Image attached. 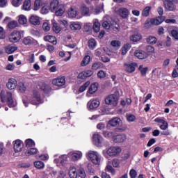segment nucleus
Instances as JSON below:
<instances>
[{"label": "nucleus", "instance_id": "48", "mask_svg": "<svg viewBox=\"0 0 178 178\" xmlns=\"http://www.w3.org/2000/svg\"><path fill=\"white\" fill-rule=\"evenodd\" d=\"M138 70L140 71L143 76H145L147 74V72H148V67H144V66L141 65L139 66Z\"/></svg>", "mask_w": 178, "mask_h": 178}, {"label": "nucleus", "instance_id": "45", "mask_svg": "<svg viewBox=\"0 0 178 178\" xmlns=\"http://www.w3.org/2000/svg\"><path fill=\"white\" fill-rule=\"evenodd\" d=\"M42 6V1H41V0L35 1L33 10H38Z\"/></svg>", "mask_w": 178, "mask_h": 178}, {"label": "nucleus", "instance_id": "64", "mask_svg": "<svg viewBox=\"0 0 178 178\" xmlns=\"http://www.w3.org/2000/svg\"><path fill=\"white\" fill-rule=\"evenodd\" d=\"M171 35L175 40H178V31L177 30H175V29L171 31Z\"/></svg>", "mask_w": 178, "mask_h": 178}, {"label": "nucleus", "instance_id": "33", "mask_svg": "<svg viewBox=\"0 0 178 178\" xmlns=\"http://www.w3.org/2000/svg\"><path fill=\"white\" fill-rule=\"evenodd\" d=\"M104 137H105L106 138H115V132L114 131H104L102 133Z\"/></svg>", "mask_w": 178, "mask_h": 178}, {"label": "nucleus", "instance_id": "62", "mask_svg": "<svg viewBox=\"0 0 178 178\" xmlns=\"http://www.w3.org/2000/svg\"><path fill=\"white\" fill-rule=\"evenodd\" d=\"M127 120H128V122H134L136 120V116L133 114H129L127 115Z\"/></svg>", "mask_w": 178, "mask_h": 178}, {"label": "nucleus", "instance_id": "21", "mask_svg": "<svg viewBox=\"0 0 178 178\" xmlns=\"http://www.w3.org/2000/svg\"><path fill=\"white\" fill-rule=\"evenodd\" d=\"M70 29L73 31H77V30H81V23L79 22H72L70 25Z\"/></svg>", "mask_w": 178, "mask_h": 178}, {"label": "nucleus", "instance_id": "4", "mask_svg": "<svg viewBox=\"0 0 178 178\" xmlns=\"http://www.w3.org/2000/svg\"><path fill=\"white\" fill-rule=\"evenodd\" d=\"M22 34H23V31H14L12 32L9 35L10 42H19L22 40Z\"/></svg>", "mask_w": 178, "mask_h": 178}, {"label": "nucleus", "instance_id": "55", "mask_svg": "<svg viewBox=\"0 0 178 178\" xmlns=\"http://www.w3.org/2000/svg\"><path fill=\"white\" fill-rule=\"evenodd\" d=\"M97 129L98 130H101L102 131H104V130L106 129V124L104 122H99L97 125Z\"/></svg>", "mask_w": 178, "mask_h": 178}, {"label": "nucleus", "instance_id": "43", "mask_svg": "<svg viewBox=\"0 0 178 178\" xmlns=\"http://www.w3.org/2000/svg\"><path fill=\"white\" fill-rule=\"evenodd\" d=\"M90 81H86L83 85H82L79 89V92H84V91H86V90H87L88 86H90Z\"/></svg>", "mask_w": 178, "mask_h": 178}, {"label": "nucleus", "instance_id": "36", "mask_svg": "<svg viewBox=\"0 0 178 178\" xmlns=\"http://www.w3.org/2000/svg\"><path fill=\"white\" fill-rule=\"evenodd\" d=\"M24 10H30L31 9V0H25L23 4Z\"/></svg>", "mask_w": 178, "mask_h": 178}, {"label": "nucleus", "instance_id": "27", "mask_svg": "<svg viewBox=\"0 0 178 178\" xmlns=\"http://www.w3.org/2000/svg\"><path fill=\"white\" fill-rule=\"evenodd\" d=\"M151 24H154L155 26H159L161 23H163V17H159L156 19H150Z\"/></svg>", "mask_w": 178, "mask_h": 178}, {"label": "nucleus", "instance_id": "51", "mask_svg": "<svg viewBox=\"0 0 178 178\" xmlns=\"http://www.w3.org/2000/svg\"><path fill=\"white\" fill-rule=\"evenodd\" d=\"M120 104L122 106H126V105H131V99L127 98L126 101L122 99L121 100Z\"/></svg>", "mask_w": 178, "mask_h": 178}, {"label": "nucleus", "instance_id": "24", "mask_svg": "<svg viewBox=\"0 0 178 178\" xmlns=\"http://www.w3.org/2000/svg\"><path fill=\"white\" fill-rule=\"evenodd\" d=\"M127 140V136L125 134L117 135L114 137V143H124Z\"/></svg>", "mask_w": 178, "mask_h": 178}, {"label": "nucleus", "instance_id": "31", "mask_svg": "<svg viewBox=\"0 0 178 178\" xmlns=\"http://www.w3.org/2000/svg\"><path fill=\"white\" fill-rule=\"evenodd\" d=\"M88 44L90 49H95V47H97V40L94 38L89 39Z\"/></svg>", "mask_w": 178, "mask_h": 178}, {"label": "nucleus", "instance_id": "29", "mask_svg": "<svg viewBox=\"0 0 178 178\" xmlns=\"http://www.w3.org/2000/svg\"><path fill=\"white\" fill-rule=\"evenodd\" d=\"M67 161V156L66 154L62 155L59 157L58 159H54V162L56 163H62L65 165V163Z\"/></svg>", "mask_w": 178, "mask_h": 178}, {"label": "nucleus", "instance_id": "39", "mask_svg": "<svg viewBox=\"0 0 178 178\" xmlns=\"http://www.w3.org/2000/svg\"><path fill=\"white\" fill-rule=\"evenodd\" d=\"M104 65L101 62H96L92 65V70H97V69H102Z\"/></svg>", "mask_w": 178, "mask_h": 178}, {"label": "nucleus", "instance_id": "52", "mask_svg": "<svg viewBox=\"0 0 178 178\" xmlns=\"http://www.w3.org/2000/svg\"><path fill=\"white\" fill-rule=\"evenodd\" d=\"M111 45H112V47H114L115 48L119 49L120 48V45H122V43L119 40H113L111 42Z\"/></svg>", "mask_w": 178, "mask_h": 178}, {"label": "nucleus", "instance_id": "26", "mask_svg": "<svg viewBox=\"0 0 178 178\" xmlns=\"http://www.w3.org/2000/svg\"><path fill=\"white\" fill-rule=\"evenodd\" d=\"M124 66L127 73H133L134 72L136 71V67H134V64L124 63Z\"/></svg>", "mask_w": 178, "mask_h": 178}, {"label": "nucleus", "instance_id": "54", "mask_svg": "<svg viewBox=\"0 0 178 178\" xmlns=\"http://www.w3.org/2000/svg\"><path fill=\"white\" fill-rule=\"evenodd\" d=\"M34 145H35V143H34V141L33 140L27 139L26 140V147H27V148L34 147Z\"/></svg>", "mask_w": 178, "mask_h": 178}, {"label": "nucleus", "instance_id": "60", "mask_svg": "<svg viewBox=\"0 0 178 178\" xmlns=\"http://www.w3.org/2000/svg\"><path fill=\"white\" fill-rule=\"evenodd\" d=\"M169 128V124H168V122L164 121L161 125H160L161 130H168Z\"/></svg>", "mask_w": 178, "mask_h": 178}, {"label": "nucleus", "instance_id": "6", "mask_svg": "<svg viewBox=\"0 0 178 178\" xmlns=\"http://www.w3.org/2000/svg\"><path fill=\"white\" fill-rule=\"evenodd\" d=\"M42 102H44V101L41 99V95H40V92L34 91L31 100V104H32V105H40V104H42Z\"/></svg>", "mask_w": 178, "mask_h": 178}, {"label": "nucleus", "instance_id": "56", "mask_svg": "<svg viewBox=\"0 0 178 178\" xmlns=\"http://www.w3.org/2000/svg\"><path fill=\"white\" fill-rule=\"evenodd\" d=\"M23 0H13L12 5L15 6V8H19L22 5V2Z\"/></svg>", "mask_w": 178, "mask_h": 178}, {"label": "nucleus", "instance_id": "15", "mask_svg": "<svg viewBox=\"0 0 178 178\" xmlns=\"http://www.w3.org/2000/svg\"><path fill=\"white\" fill-rule=\"evenodd\" d=\"M134 55L138 59H147V58H148V54L141 49L136 50Z\"/></svg>", "mask_w": 178, "mask_h": 178}, {"label": "nucleus", "instance_id": "5", "mask_svg": "<svg viewBox=\"0 0 178 178\" xmlns=\"http://www.w3.org/2000/svg\"><path fill=\"white\" fill-rule=\"evenodd\" d=\"M120 152H122V148L119 146H113L106 150V154L109 156H118L120 155Z\"/></svg>", "mask_w": 178, "mask_h": 178}, {"label": "nucleus", "instance_id": "38", "mask_svg": "<svg viewBox=\"0 0 178 178\" xmlns=\"http://www.w3.org/2000/svg\"><path fill=\"white\" fill-rule=\"evenodd\" d=\"M33 165L36 169H44L45 168L44 162L40 161H35Z\"/></svg>", "mask_w": 178, "mask_h": 178}, {"label": "nucleus", "instance_id": "2", "mask_svg": "<svg viewBox=\"0 0 178 178\" xmlns=\"http://www.w3.org/2000/svg\"><path fill=\"white\" fill-rule=\"evenodd\" d=\"M118 102L119 94L118 92L109 95L105 98V104L106 105H112V106H117Z\"/></svg>", "mask_w": 178, "mask_h": 178}, {"label": "nucleus", "instance_id": "30", "mask_svg": "<svg viewBox=\"0 0 178 178\" xmlns=\"http://www.w3.org/2000/svg\"><path fill=\"white\" fill-rule=\"evenodd\" d=\"M93 30L95 33H99V30H101V24L98 19H95L94 22Z\"/></svg>", "mask_w": 178, "mask_h": 178}, {"label": "nucleus", "instance_id": "22", "mask_svg": "<svg viewBox=\"0 0 178 178\" xmlns=\"http://www.w3.org/2000/svg\"><path fill=\"white\" fill-rule=\"evenodd\" d=\"M99 86V84H98V83H92L88 88V92L89 94H95V92L98 91Z\"/></svg>", "mask_w": 178, "mask_h": 178}, {"label": "nucleus", "instance_id": "1", "mask_svg": "<svg viewBox=\"0 0 178 178\" xmlns=\"http://www.w3.org/2000/svg\"><path fill=\"white\" fill-rule=\"evenodd\" d=\"M0 97L1 102H7L10 108H15V106H16V104H15L13 102V98L12 97V92H6L5 91L2 90L0 93Z\"/></svg>", "mask_w": 178, "mask_h": 178}, {"label": "nucleus", "instance_id": "13", "mask_svg": "<svg viewBox=\"0 0 178 178\" xmlns=\"http://www.w3.org/2000/svg\"><path fill=\"white\" fill-rule=\"evenodd\" d=\"M15 152H20L23 149V142L20 140H16L13 142Z\"/></svg>", "mask_w": 178, "mask_h": 178}, {"label": "nucleus", "instance_id": "3", "mask_svg": "<svg viewBox=\"0 0 178 178\" xmlns=\"http://www.w3.org/2000/svg\"><path fill=\"white\" fill-rule=\"evenodd\" d=\"M88 158L95 165H99L101 162V157L98 152L95 151H90L88 153Z\"/></svg>", "mask_w": 178, "mask_h": 178}, {"label": "nucleus", "instance_id": "46", "mask_svg": "<svg viewBox=\"0 0 178 178\" xmlns=\"http://www.w3.org/2000/svg\"><path fill=\"white\" fill-rule=\"evenodd\" d=\"M110 30H113V31H119L120 30V26L116 22H113L111 24Z\"/></svg>", "mask_w": 178, "mask_h": 178}, {"label": "nucleus", "instance_id": "41", "mask_svg": "<svg viewBox=\"0 0 178 178\" xmlns=\"http://www.w3.org/2000/svg\"><path fill=\"white\" fill-rule=\"evenodd\" d=\"M146 41L147 42V44H156V42L158 41V40L155 38V36H149L148 38H147Z\"/></svg>", "mask_w": 178, "mask_h": 178}, {"label": "nucleus", "instance_id": "18", "mask_svg": "<svg viewBox=\"0 0 178 178\" xmlns=\"http://www.w3.org/2000/svg\"><path fill=\"white\" fill-rule=\"evenodd\" d=\"M121 122L122 120L116 117L110 120L108 122V124H109V126H111V127H118Z\"/></svg>", "mask_w": 178, "mask_h": 178}, {"label": "nucleus", "instance_id": "32", "mask_svg": "<svg viewBox=\"0 0 178 178\" xmlns=\"http://www.w3.org/2000/svg\"><path fill=\"white\" fill-rule=\"evenodd\" d=\"M69 175L70 178H77L78 173L77 170H76V168L71 167L69 172Z\"/></svg>", "mask_w": 178, "mask_h": 178}, {"label": "nucleus", "instance_id": "12", "mask_svg": "<svg viewBox=\"0 0 178 178\" xmlns=\"http://www.w3.org/2000/svg\"><path fill=\"white\" fill-rule=\"evenodd\" d=\"M8 90H15L17 87V81L14 78H10L6 83Z\"/></svg>", "mask_w": 178, "mask_h": 178}, {"label": "nucleus", "instance_id": "28", "mask_svg": "<svg viewBox=\"0 0 178 178\" xmlns=\"http://www.w3.org/2000/svg\"><path fill=\"white\" fill-rule=\"evenodd\" d=\"M5 51L6 52V54H8V55H9L10 54H13V52H15V51H17V47L10 44L5 47Z\"/></svg>", "mask_w": 178, "mask_h": 178}, {"label": "nucleus", "instance_id": "9", "mask_svg": "<svg viewBox=\"0 0 178 178\" xmlns=\"http://www.w3.org/2000/svg\"><path fill=\"white\" fill-rule=\"evenodd\" d=\"M100 104L101 102H99L98 99H91L87 104L88 109H89V111L97 109Z\"/></svg>", "mask_w": 178, "mask_h": 178}, {"label": "nucleus", "instance_id": "40", "mask_svg": "<svg viewBox=\"0 0 178 178\" xmlns=\"http://www.w3.org/2000/svg\"><path fill=\"white\" fill-rule=\"evenodd\" d=\"M131 48V46L130 44L127 43L124 45V47L122 48V55H126L129 50Z\"/></svg>", "mask_w": 178, "mask_h": 178}, {"label": "nucleus", "instance_id": "20", "mask_svg": "<svg viewBox=\"0 0 178 178\" xmlns=\"http://www.w3.org/2000/svg\"><path fill=\"white\" fill-rule=\"evenodd\" d=\"M80 12L82 16H90L91 13H90V8L86 6V4H83L80 8Z\"/></svg>", "mask_w": 178, "mask_h": 178}, {"label": "nucleus", "instance_id": "16", "mask_svg": "<svg viewBox=\"0 0 178 178\" xmlns=\"http://www.w3.org/2000/svg\"><path fill=\"white\" fill-rule=\"evenodd\" d=\"M69 155H71V159L74 162H76V161H79V159H81V157L83 156V153L80 151H76L72 153H70Z\"/></svg>", "mask_w": 178, "mask_h": 178}, {"label": "nucleus", "instance_id": "34", "mask_svg": "<svg viewBox=\"0 0 178 178\" xmlns=\"http://www.w3.org/2000/svg\"><path fill=\"white\" fill-rule=\"evenodd\" d=\"M141 38H142V36H141V34L140 33H135L130 37V40L133 42H137L138 41H140Z\"/></svg>", "mask_w": 178, "mask_h": 178}, {"label": "nucleus", "instance_id": "10", "mask_svg": "<svg viewBox=\"0 0 178 178\" xmlns=\"http://www.w3.org/2000/svg\"><path fill=\"white\" fill-rule=\"evenodd\" d=\"M52 84L57 87H63L66 84V79L65 76H58L52 81Z\"/></svg>", "mask_w": 178, "mask_h": 178}, {"label": "nucleus", "instance_id": "37", "mask_svg": "<svg viewBox=\"0 0 178 178\" xmlns=\"http://www.w3.org/2000/svg\"><path fill=\"white\" fill-rule=\"evenodd\" d=\"M54 12L56 13V16H62V15L65 13V8L63 6H60Z\"/></svg>", "mask_w": 178, "mask_h": 178}, {"label": "nucleus", "instance_id": "23", "mask_svg": "<svg viewBox=\"0 0 178 178\" xmlns=\"http://www.w3.org/2000/svg\"><path fill=\"white\" fill-rule=\"evenodd\" d=\"M44 40L47 41V42H51V44H53V45H56L58 42L56 41V38L55 36L47 35L44 37Z\"/></svg>", "mask_w": 178, "mask_h": 178}, {"label": "nucleus", "instance_id": "47", "mask_svg": "<svg viewBox=\"0 0 178 178\" xmlns=\"http://www.w3.org/2000/svg\"><path fill=\"white\" fill-rule=\"evenodd\" d=\"M151 11V7L147 6L146 8H144L142 13V15L144 17H147V16H149V12Z\"/></svg>", "mask_w": 178, "mask_h": 178}, {"label": "nucleus", "instance_id": "25", "mask_svg": "<svg viewBox=\"0 0 178 178\" xmlns=\"http://www.w3.org/2000/svg\"><path fill=\"white\" fill-rule=\"evenodd\" d=\"M62 5H59V1L58 0H53L50 3V9L51 12H55L58 10L59 6H61Z\"/></svg>", "mask_w": 178, "mask_h": 178}, {"label": "nucleus", "instance_id": "44", "mask_svg": "<svg viewBox=\"0 0 178 178\" xmlns=\"http://www.w3.org/2000/svg\"><path fill=\"white\" fill-rule=\"evenodd\" d=\"M41 90L44 91V92H49L51 90V86L47 84V83H42L40 86Z\"/></svg>", "mask_w": 178, "mask_h": 178}, {"label": "nucleus", "instance_id": "50", "mask_svg": "<svg viewBox=\"0 0 178 178\" xmlns=\"http://www.w3.org/2000/svg\"><path fill=\"white\" fill-rule=\"evenodd\" d=\"M53 31L56 32V34L58 33H60L62 31V28H60L59 26H58V24L54 22L53 23Z\"/></svg>", "mask_w": 178, "mask_h": 178}, {"label": "nucleus", "instance_id": "7", "mask_svg": "<svg viewBox=\"0 0 178 178\" xmlns=\"http://www.w3.org/2000/svg\"><path fill=\"white\" fill-rule=\"evenodd\" d=\"M93 143L97 147H102L104 144V138L99 134L96 133L92 136Z\"/></svg>", "mask_w": 178, "mask_h": 178}, {"label": "nucleus", "instance_id": "14", "mask_svg": "<svg viewBox=\"0 0 178 178\" xmlns=\"http://www.w3.org/2000/svg\"><path fill=\"white\" fill-rule=\"evenodd\" d=\"M29 22L33 26H40L41 24V18L37 15H31L29 18Z\"/></svg>", "mask_w": 178, "mask_h": 178}, {"label": "nucleus", "instance_id": "59", "mask_svg": "<svg viewBox=\"0 0 178 178\" xmlns=\"http://www.w3.org/2000/svg\"><path fill=\"white\" fill-rule=\"evenodd\" d=\"M8 29H15V27H17V22L16 21H11L8 24Z\"/></svg>", "mask_w": 178, "mask_h": 178}, {"label": "nucleus", "instance_id": "42", "mask_svg": "<svg viewBox=\"0 0 178 178\" xmlns=\"http://www.w3.org/2000/svg\"><path fill=\"white\" fill-rule=\"evenodd\" d=\"M91 60V57H90V56H86L83 60L81 61V66H87V65H88V63H90V60Z\"/></svg>", "mask_w": 178, "mask_h": 178}, {"label": "nucleus", "instance_id": "57", "mask_svg": "<svg viewBox=\"0 0 178 178\" xmlns=\"http://www.w3.org/2000/svg\"><path fill=\"white\" fill-rule=\"evenodd\" d=\"M97 76L99 79H105L106 77V72L104 70H99L97 72Z\"/></svg>", "mask_w": 178, "mask_h": 178}, {"label": "nucleus", "instance_id": "19", "mask_svg": "<svg viewBox=\"0 0 178 178\" xmlns=\"http://www.w3.org/2000/svg\"><path fill=\"white\" fill-rule=\"evenodd\" d=\"M67 14L69 17H77V15H79V10L76 7H71L68 10Z\"/></svg>", "mask_w": 178, "mask_h": 178}, {"label": "nucleus", "instance_id": "49", "mask_svg": "<svg viewBox=\"0 0 178 178\" xmlns=\"http://www.w3.org/2000/svg\"><path fill=\"white\" fill-rule=\"evenodd\" d=\"M18 22L19 24H26L27 23V17L23 15H19Z\"/></svg>", "mask_w": 178, "mask_h": 178}, {"label": "nucleus", "instance_id": "35", "mask_svg": "<svg viewBox=\"0 0 178 178\" xmlns=\"http://www.w3.org/2000/svg\"><path fill=\"white\" fill-rule=\"evenodd\" d=\"M34 40L33 39V38L28 36L26 37L23 39V44H24V45H31V44H33Z\"/></svg>", "mask_w": 178, "mask_h": 178}, {"label": "nucleus", "instance_id": "17", "mask_svg": "<svg viewBox=\"0 0 178 178\" xmlns=\"http://www.w3.org/2000/svg\"><path fill=\"white\" fill-rule=\"evenodd\" d=\"M118 13L122 19H127L130 15V11L126 8H121L118 10Z\"/></svg>", "mask_w": 178, "mask_h": 178}, {"label": "nucleus", "instance_id": "11", "mask_svg": "<svg viewBox=\"0 0 178 178\" xmlns=\"http://www.w3.org/2000/svg\"><path fill=\"white\" fill-rule=\"evenodd\" d=\"M94 74V71L91 70H87L83 71L82 72L79 73L78 75V79H81L82 80H85L88 77H91Z\"/></svg>", "mask_w": 178, "mask_h": 178}, {"label": "nucleus", "instance_id": "58", "mask_svg": "<svg viewBox=\"0 0 178 178\" xmlns=\"http://www.w3.org/2000/svg\"><path fill=\"white\" fill-rule=\"evenodd\" d=\"M78 176L81 178H86V171L83 168H80L78 171Z\"/></svg>", "mask_w": 178, "mask_h": 178}, {"label": "nucleus", "instance_id": "63", "mask_svg": "<svg viewBox=\"0 0 178 178\" xmlns=\"http://www.w3.org/2000/svg\"><path fill=\"white\" fill-rule=\"evenodd\" d=\"M42 29L44 31H49L51 30V26H49L48 22H44L42 24Z\"/></svg>", "mask_w": 178, "mask_h": 178}, {"label": "nucleus", "instance_id": "61", "mask_svg": "<svg viewBox=\"0 0 178 178\" xmlns=\"http://www.w3.org/2000/svg\"><path fill=\"white\" fill-rule=\"evenodd\" d=\"M129 176L131 178L137 177V171L134 168L131 169V170L129 171Z\"/></svg>", "mask_w": 178, "mask_h": 178}, {"label": "nucleus", "instance_id": "8", "mask_svg": "<svg viewBox=\"0 0 178 178\" xmlns=\"http://www.w3.org/2000/svg\"><path fill=\"white\" fill-rule=\"evenodd\" d=\"M164 6L167 10L170 12H174L176 10V2L175 0H165Z\"/></svg>", "mask_w": 178, "mask_h": 178}, {"label": "nucleus", "instance_id": "53", "mask_svg": "<svg viewBox=\"0 0 178 178\" xmlns=\"http://www.w3.org/2000/svg\"><path fill=\"white\" fill-rule=\"evenodd\" d=\"M38 150L35 148H31L26 152V155H35L37 154Z\"/></svg>", "mask_w": 178, "mask_h": 178}]
</instances>
